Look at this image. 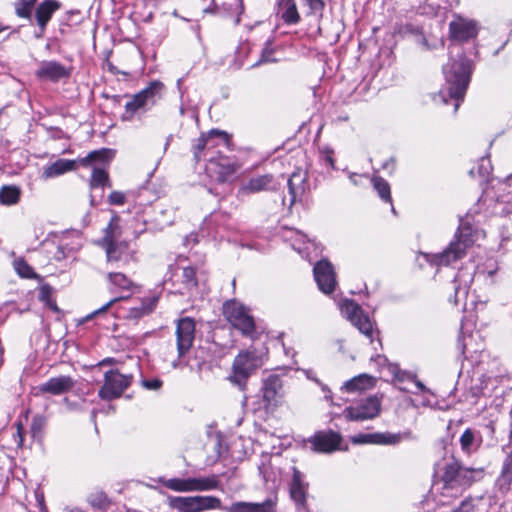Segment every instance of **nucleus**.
<instances>
[{
    "instance_id": "17",
    "label": "nucleus",
    "mask_w": 512,
    "mask_h": 512,
    "mask_svg": "<svg viewBox=\"0 0 512 512\" xmlns=\"http://www.w3.org/2000/svg\"><path fill=\"white\" fill-rule=\"evenodd\" d=\"M468 235V233L463 232L458 235L457 232L455 235L457 240L451 242L446 250L436 256V264L449 265L451 262L460 259L465 254L469 242H471Z\"/></svg>"
},
{
    "instance_id": "37",
    "label": "nucleus",
    "mask_w": 512,
    "mask_h": 512,
    "mask_svg": "<svg viewBox=\"0 0 512 512\" xmlns=\"http://www.w3.org/2000/svg\"><path fill=\"white\" fill-rule=\"evenodd\" d=\"M14 267L17 274L22 278L32 279L36 277L33 268L23 258L16 259Z\"/></svg>"
},
{
    "instance_id": "61",
    "label": "nucleus",
    "mask_w": 512,
    "mask_h": 512,
    "mask_svg": "<svg viewBox=\"0 0 512 512\" xmlns=\"http://www.w3.org/2000/svg\"><path fill=\"white\" fill-rule=\"evenodd\" d=\"M45 305H46L48 308H50L52 311H54V312H60L59 307L57 306V304H56L55 300H53V299H52V300H50V301H48V302H46V303H45Z\"/></svg>"
},
{
    "instance_id": "43",
    "label": "nucleus",
    "mask_w": 512,
    "mask_h": 512,
    "mask_svg": "<svg viewBox=\"0 0 512 512\" xmlns=\"http://www.w3.org/2000/svg\"><path fill=\"white\" fill-rule=\"evenodd\" d=\"M46 426V418L43 415L37 414L33 417L30 425V430L33 438L39 437Z\"/></svg>"
},
{
    "instance_id": "20",
    "label": "nucleus",
    "mask_w": 512,
    "mask_h": 512,
    "mask_svg": "<svg viewBox=\"0 0 512 512\" xmlns=\"http://www.w3.org/2000/svg\"><path fill=\"white\" fill-rule=\"evenodd\" d=\"M402 440L400 433L390 432L360 433L351 437L353 444H377V445H395Z\"/></svg>"
},
{
    "instance_id": "22",
    "label": "nucleus",
    "mask_w": 512,
    "mask_h": 512,
    "mask_svg": "<svg viewBox=\"0 0 512 512\" xmlns=\"http://www.w3.org/2000/svg\"><path fill=\"white\" fill-rule=\"evenodd\" d=\"M208 153H204V161L209 162L211 165H215L218 168L217 179L224 183L236 172L237 165L231 162L227 157L217 153L209 157Z\"/></svg>"
},
{
    "instance_id": "31",
    "label": "nucleus",
    "mask_w": 512,
    "mask_h": 512,
    "mask_svg": "<svg viewBox=\"0 0 512 512\" xmlns=\"http://www.w3.org/2000/svg\"><path fill=\"white\" fill-rule=\"evenodd\" d=\"M86 500L93 510L101 512H106L112 504L111 499L100 489L92 491Z\"/></svg>"
},
{
    "instance_id": "36",
    "label": "nucleus",
    "mask_w": 512,
    "mask_h": 512,
    "mask_svg": "<svg viewBox=\"0 0 512 512\" xmlns=\"http://www.w3.org/2000/svg\"><path fill=\"white\" fill-rule=\"evenodd\" d=\"M37 0H18L15 3V13L20 18L31 20L32 10Z\"/></svg>"
},
{
    "instance_id": "3",
    "label": "nucleus",
    "mask_w": 512,
    "mask_h": 512,
    "mask_svg": "<svg viewBox=\"0 0 512 512\" xmlns=\"http://www.w3.org/2000/svg\"><path fill=\"white\" fill-rule=\"evenodd\" d=\"M484 468L466 467L452 456L443 466L440 480L445 489H467L484 478Z\"/></svg>"
},
{
    "instance_id": "57",
    "label": "nucleus",
    "mask_w": 512,
    "mask_h": 512,
    "mask_svg": "<svg viewBox=\"0 0 512 512\" xmlns=\"http://www.w3.org/2000/svg\"><path fill=\"white\" fill-rule=\"evenodd\" d=\"M228 218V215L223 212H213L210 215V221H215L217 223H222Z\"/></svg>"
},
{
    "instance_id": "33",
    "label": "nucleus",
    "mask_w": 512,
    "mask_h": 512,
    "mask_svg": "<svg viewBox=\"0 0 512 512\" xmlns=\"http://www.w3.org/2000/svg\"><path fill=\"white\" fill-rule=\"evenodd\" d=\"M21 190L15 185H3L0 189V203L3 205H15L19 202Z\"/></svg>"
},
{
    "instance_id": "13",
    "label": "nucleus",
    "mask_w": 512,
    "mask_h": 512,
    "mask_svg": "<svg viewBox=\"0 0 512 512\" xmlns=\"http://www.w3.org/2000/svg\"><path fill=\"white\" fill-rule=\"evenodd\" d=\"M341 311L362 334L370 338L371 342H373L372 322L369 316L363 313L362 308L356 302L349 299L344 300L341 305Z\"/></svg>"
},
{
    "instance_id": "2",
    "label": "nucleus",
    "mask_w": 512,
    "mask_h": 512,
    "mask_svg": "<svg viewBox=\"0 0 512 512\" xmlns=\"http://www.w3.org/2000/svg\"><path fill=\"white\" fill-rule=\"evenodd\" d=\"M164 84L159 80H154L141 91L133 95H113L111 100L119 104L122 98H128L124 108L125 112L121 116L124 122L132 121L136 116L140 119L144 114L150 111L161 99Z\"/></svg>"
},
{
    "instance_id": "45",
    "label": "nucleus",
    "mask_w": 512,
    "mask_h": 512,
    "mask_svg": "<svg viewBox=\"0 0 512 512\" xmlns=\"http://www.w3.org/2000/svg\"><path fill=\"white\" fill-rule=\"evenodd\" d=\"M304 4L308 6V14H322L325 9L324 0H303Z\"/></svg>"
},
{
    "instance_id": "21",
    "label": "nucleus",
    "mask_w": 512,
    "mask_h": 512,
    "mask_svg": "<svg viewBox=\"0 0 512 512\" xmlns=\"http://www.w3.org/2000/svg\"><path fill=\"white\" fill-rule=\"evenodd\" d=\"M75 386V380L69 375H60L52 377L48 381L40 384L37 389L40 393L52 395H61L67 393Z\"/></svg>"
},
{
    "instance_id": "55",
    "label": "nucleus",
    "mask_w": 512,
    "mask_h": 512,
    "mask_svg": "<svg viewBox=\"0 0 512 512\" xmlns=\"http://www.w3.org/2000/svg\"><path fill=\"white\" fill-rule=\"evenodd\" d=\"M395 378L400 382H403L405 380L411 381L415 379V374L399 370L395 373Z\"/></svg>"
},
{
    "instance_id": "1",
    "label": "nucleus",
    "mask_w": 512,
    "mask_h": 512,
    "mask_svg": "<svg viewBox=\"0 0 512 512\" xmlns=\"http://www.w3.org/2000/svg\"><path fill=\"white\" fill-rule=\"evenodd\" d=\"M473 64L464 53H460L457 58L443 66L445 84L439 92V96L444 103L449 100L454 101V112H456L464 100L466 91L471 81Z\"/></svg>"
},
{
    "instance_id": "11",
    "label": "nucleus",
    "mask_w": 512,
    "mask_h": 512,
    "mask_svg": "<svg viewBox=\"0 0 512 512\" xmlns=\"http://www.w3.org/2000/svg\"><path fill=\"white\" fill-rule=\"evenodd\" d=\"M381 403L376 396H369L353 406L343 410V416L348 421H364L377 417L380 413Z\"/></svg>"
},
{
    "instance_id": "41",
    "label": "nucleus",
    "mask_w": 512,
    "mask_h": 512,
    "mask_svg": "<svg viewBox=\"0 0 512 512\" xmlns=\"http://www.w3.org/2000/svg\"><path fill=\"white\" fill-rule=\"evenodd\" d=\"M182 282L187 289L195 288L198 285L196 270L192 266L185 267L182 273Z\"/></svg>"
},
{
    "instance_id": "26",
    "label": "nucleus",
    "mask_w": 512,
    "mask_h": 512,
    "mask_svg": "<svg viewBox=\"0 0 512 512\" xmlns=\"http://www.w3.org/2000/svg\"><path fill=\"white\" fill-rule=\"evenodd\" d=\"M60 6L61 4L57 0H44L37 6L35 18L40 29H46L52 15L60 8Z\"/></svg>"
},
{
    "instance_id": "4",
    "label": "nucleus",
    "mask_w": 512,
    "mask_h": 512,
    "mask_svg": "<svg viewBox=\"0 0 512 512\" xmlns=\"http://www.w3.org/2000/svg\"><path fill=\"white\" fill-rule=\"evenodd\" d=\"M119 219V216L116 214L111 218L105 229L103 243L106 250L107 261L117 268H124L129 265L131 261H134V251L131 250L128 242L116 240V230L119 229Z\"/></svg>"
},
{
    "instance_id": "42",
    "label": "nucleus",
    "mask_w": 512,
    "mask_h": 512,
    "mask_svg": "<svg viewBox=\"0 0 512 512\" xmlns=\"http://www.w3.org/2000/svg\"><path fill=\"white\" fill-rule=\"evenodd\" d=\"M165 486L174 491L180 492H188L191 491V486L189 484V478L180 479V478H172L166 481Z\"/></svg>"
},
{
    "instance_id": "6",
    "label": "nucleus",
    "mask_w": 512,
    "mask_h": 512,
    "mask_svg": "<svg viewBox=\"0 0 512 512\" xmlns=\"http://www.w3.org/2000/svg\"><path fill=\"white\" fill-rule=\"evenodd\" d=\"M263 355L264 353L256 348L240 352L233 361V373L228 379L240 390L244 391L250 375L262 366Z\"/></svg>"
},
{
    "instance_id": "19",
    "label": "nucleus",
    "mask_w": 512,
    "mask_h": 512,
    "mask_svg": "<svg viewBox=\"0 0 512 512\" xmlns=\"http://www.w3.org/2000/svg\"><path fill=\"white\" fill-rule=\"evenodd\" d=\"M449 34L452 41L467 42L478 34L476 22L458 18L449 24Z\"/></svg>"
},
{
    "instance_id": "54",
    "label": "nucleus",
    "mask_w": 512,
    "mask_h": 512,
    "mask_svg": "<svg viewBox=\"0 0 512 512\" xmlns=\"http://www.w3.org/2000/svg\"><path fill=\"white\" fill-rule=\"evenodd\" d=\"M273 53V49L270 48V42H266V46L263 48L261 53V58L258 62H256L253 67L258 66L260 63L269 62L271 59L269 58V55Z\"/></svg>"
},
{
    "instance_id": "7",
    "label": "nucleus",
    "mask_w": 512,
    "mask_h": 512,
    "mask_svg": "<svg viewBox=\"0 0 512 512\" xmlns=\"http://www.w3.org/2000/svg\"><path fill=\"white\" fill-rule=\"evenodd\" d=\"M168 502L170 507L177 509L178 512H201L203 510L221 507V500L215 496H170Z\"/></svg>"
},
{
    "instance_id": "44",
    "label": "nucleus",
    "mask_w": 512,
    "mask_h": 512,
    "mask_svg": "<svg viewBox=\"0 0 512 512\" xmlns=\"http://www.w3.org/2000/svg\"><path fill=\"white\" fill-rule=\"evenodd\" d=\"M474 440H475L474 431L471 428H467L463 432V434L461 435L460 440H459L461 449L464 452L469 453L471 451V446L473 445Z\"/></svg>"
},
{
    "instance_id": "24",
    "label": "nucleus",
    "mask_w": 512,
    "mask_h": 512,
    "mask_svg": "<svg viewBox=\"0 0 512 512\" xmlns=\"http://www.w3.org/2000/svg\"><path fill=\"white\" fill-rule=\"evenodd\" d=\"M287 186L290 195V205H293L302 197L308 187L306 172L301 169L294 171L288 178Z\"/></svg>"
},
{
    "instance_id": "59",
    "label": "nucleus",
    "mask_w": 512,
    "mask_h": 512,
    "mask_svg": "<svg viewBox=\"0 0 512 512\" xmlns=\"http://www.w3.org/2000/svg\"><path fill=\"white\" fill-rule=\"evenodd\" d=\"M382 168L384 170H389L392 173L396 168V160L391 157L382 164Z\"/></svg>"
},
{
    "instance_id": "15",
    "label": "nucleus",
    "mask_w": 512,
    "mask_h": 512,
    "mask_svg": "<svg viewBox=\"0 0 512 512\" xmlns=\"http://www.w3.org/2000/svg\"><path fill=\"white\" fill-rule=\"evenodd\" d=\"M314 279L320 291L331 294L337 285L336 274L328 259L319 260L313 268Z\"/></svg>"
},
{
    "instance_id": "63",
    "label": "nucleus",
    "mask_w": 512,
    "mask_h": 512,
    "mask_svg": "<svg viewBox=\"0 0 512 512\" xmlns=\"http://www.w3.org/2000/svg\"><path fill=\"white\" fill-rule=\"evenodd\" d=\"M412 381L415 383V385H416V387L418 388L419 391L424 392V391L427 390V388L425 387V385L421 381L417 380L416 378L414 380H412Z\"/></svg>"
},
{
    "instance_id": "64",
    "label": "nucleus",
    "mask_w": 512,
    "mask_h": 512,
    "mask_svg": "<svg viewBox=\"0 0 512 512\" xmlns=\"http://www.w3.org/2000/svg\"><path fill=\"white\" fill-rule=\"evenodd\" d=\"M405 30L406 31H410L412 33H418L419 28L418 27H414L412 24H407V25H405Z\"/></svg>"
},
{
    "instance_id": "28",
    "label": "nucleus",
    "mask_w": 512,
    "mask_h": 512,
    "mask_svg": "<svg viewBox=\"0 0 512 512\" xmlns=\"http://www.w3.org/2000/svg\"><path fill=\"white\" fill-rule=\"evenodd\" d=\"M76 167V160L58 159L44 169L43 176L45 178H53L62 175L68 171L75 170Z\"/></svg>"
},
{
    "instance_id": "47",
    "label": "nucleus",
    "mask_w": 512,
    "mask_h": 512,
    "mask_svg": "<svg viewBox=\"0 0 512 512\" xmlns=\"http://www.w3.org/2000/svg\"><path fill=\"white\" fill-rule=\"evenodd\" d=\"M319 152L322 160L332 169H335L334 150L330 146H323L319 149Z\"/></svg>"
},
{
    "instance_id": "30",
    "label": "nucleus",
    "mask_w": 512,
    "mask_h": 512,
    "mask_svg": "<svg viewBox=\"0 0 512 512\" xmlns=\"http://www.w3.org/2000/svg\"><path fill=\"white\" fill-rule=\"evenodd\" d=\"M115 155V151L109 148H101L90 152L86 157L79 159L83 166H88L93 163L106 164L109 163Z\"/></svg>"
},
{
    "instance_id": "18",
    "label": "nucleus",
    "mask_w": 512,
    "mask_h": 512,
    "mask_svg": "<svg viewBox=\"0 0 512 512\" xmlns=\"http://www.w3.org/2000/svg\"><path fill=\"white\" fill-rule=\"evenodd\" d=\"M71 75V70L61 64L60 62L51 60H44L39 64L38 69L35 71V76L40 80H48L51 82H59L62 79H67Z\"/></svg>"
},
{
    "instance_id": "25",
    "label": "nucleus",
    "mask_w": 512,
    "mask_h": 512,
    "mask_svg": "<svg viewBox=\"0 0 512 512\" xmlns=\"http://www.w3.org/2000/svg\"><path fill=\"white\" fill-rule=\"evenodd\" d=\"M276 501L267 498L261 503L238 501L232 503L229 507H225L226 512H276Z\"/></svg>"
},
{
    "instance_id": "39",
    "label": "nucleus",
    "mask_w": 512,
    "mask_h": 512,
    "mask_svg": "<svg viewBox=\"0 0 512 512\" xmlns=\"http://www.w3.org/2000/svg\"><path fill=\"white\" fill-rule=\"evenodd\" d=\"M108 279L113 285L121 289H129L132 286V281L121 272L108 273Z\"/></svg>"
},
{
    "instance_id": "60",
    "label": "nucleus",
    "mask_w": 512,
    "mask_h": 512,
    "mask_svg": "<svg viewBox=\"0 0 512 512\" xmlns=\"http://www.w3.org/2000/svg\"><path fill=\"white\" fill-rule=\"evenodd\" d=\"M63 403L69 411L77 410L79 407L77 402L70 401V399L67 397L63 399Z\"/></svg>"
},
{
    "instance_id": "52",
    "label": "nucleus",
    "mask_w": 512,
    "mask_h": 512,
    "mask_svg": "<svg viewBox=\"0 0 512 512\" xmlns=\"http://www.w3.org/2000/svg\"><path fill=\"white\" fill-rule=\"evenodd\" d=\"M142 385L148 390H158L162 387L163 382L159 378L143 379Z\"/></svg>"
},
{
    "instance_id": "58",
    "label": "nucleus",
    "mask_w": 512,
    "mask_h": 512,
    "mask_svg": "<svg viewBox=\"0 0 512 512\" xmlns=\"http://www.w3.org/2000/svg\"><path fill=\"white\" fill-rule=\"evenodd\" d=\"M472 504L468 500H463L461 504L455 508L452 512H470Z\"/></svg>"
},
{
    "instance_id": "14",
    "label": "nucleus",
    "mask_w": 512,
    "mask_h": 512,
    "mask_svg": "<svg viewBox=\"0 0 512 512\" xmlns=\"http://www.w3.org/2000/svg\"><path fill=\"white\" fill-rule=\"evenodd\" d=\"M195 321L190 317H184L177 321L176 344L178 362H180L191 349L195 339Z\"/></svg>"
},
{
    "instance_id": "53",
    "label": "nucleus",
    "mask_w": 512,
    "mask_h": 512,
    "mask_svg": "<svg viewBox=\"0 0 512 512\" xmlns=\"http://www.w3.org/2000/svg\"><path fill=\"white\" fill-rule=\"evenodd\" d=\"M501 474L512 477V451L506 455L503 461Z\"/></svg>"
},
{
    "instance_id": "16",
    "label": "nucleus",
    "mask_w": 512,
    "mask_h": 512,
    "mask_svg": "<svg viewBox=\"0 0 512 512\" xmlns=\"http://www.w3.org/2000/svg\"><path fill=\"white\" fill-rule=\"evenodd\" d=\"M311 450L317 453H332L341 449L342 436L333 430L318 431L307 440Z\"/></svg>"
},
{
    "instance_id": "12",
    "label": "nucleus",
    "mask_w": 512,
    "mask_h": 512,
    "mask_svg": "<svg viewBox=\"0 0 512 512\" xmlns=\"http://www.w3.org/2000/svg\"><path fill=\"white\" fill-rule=\"evenodd\" d=\"M216 137L225 144H228L230 141L229 135L225 131L218 129H212L207 134H201V136L194 141L192 150L193 158L196 163L204 160V153H208L207 157L216 153L212 150L217 145L215 142Z\"/></svg>"
},
{
    "instance_id": "8",
    "label": "nucleus",
    "mask_w": 512,
    "mask_h": 512,
    "mask_svg": "<svg viewBox=\"0 0 512 512\" xmlns=\"http://www.w3.org/2000/svg\"><path fill=\"white\" fill-rule=\"evenodd\" d=\"M131 380V375H123L118 370H109L104 374V384L98 395L106 401L117 399L130 386Z\"/></svg>"
},
{
    "instance_id": "50",
    "label": "nucleus",
    "mask_w": 512,
    "mask_h": 512,
    "mask_svg": "<svg viewBox=\"0 0 512 512\" xmlns=\"http://www.w3.org/2000/svg\"><path fill=\"white\" fill-rule=\"evenodd\" d=\"M126 201V195L120 191H112L108 196V202L111 205H123Z\"/></svg>"
},
{
    "instance_id": "48",
    "label": "nucleus",
    "mask_w": 512,
    "mask_h": 512,
    "mask_svg": "<svg viewBox=\"0 0 512 512\" xmlns=\"http://www.w3.org/2000/svg\"><path fill=\"white\" fill-rule=\"evenodd\" d=\"M121 298H114V299H111L110 301H108L106 304H104L102 307H100L99 309L93 311L92 313H90L89 315H87L86 317H84L81 321H80V324L82 323H85L87 322L88 320L94 318L95 316L101 314V313H104L106 312L114 303H116L117 301H119Z\"/></svg>"
},
{
    "instance_id": "9",
    "label": "nucleus",
    "mask_w": 512,
    "mask_h": 512,
    "mask_svg": "<svg viewBox=\"0 0 512 512\" xmlns=\"http://www.w3.org/2000/svg\"><path fill=\"white\" fill-rule=\"evenodd\" d=\"M292 477L288 483L289 495L295 505L296 512H310L307 497L309 483L306 476L297 467L292 468Z\"/></svg>"
},
{
    "instance_id": "27",
    "label": "nucleus",
    "mask_w": 512,
    "mask_h": 512,
    "mask_svg": "<svg viewBox=\"0 0 512 512\" xmlns=\"http://www.w3.org/2000/svg\"><path fill=\"white\" fill-rule=\"evenodd\" d=\"M156 303V297L142 299L138 305L127 310L125 318L129 320H138L143 316L152 313L156 307Z\"/></svg>"
},
{
    "instance_id": "40",
    "label": "nucleus",
    "mask_w": 512,
    "mask_h": 512,
    "mask_svg": "<svg viewBox=\"0 0 512 512\" xmlns=\"http://www.w3.org/2000/svg\"><path fill=\"white\" fill-rule=\"evenodd\" d=\"M492 171V164L488 157H481L477 165V174L486 183L490 181V174Z\"/></svg>"
},
{
    "instance_id": "49",
    "label": "nucleus",
    "mask_w": 512,
    "mask_h": 512,
    "mask_svg": "<svg viewBox=\"0 0 512 512\" xmlns=\"http://www.w3.org/2000/svg\"><path fill=\"white\" fill-rule=\"evenodd\" d=\"M345 388L349 392L361 390L364 388V380L362 376L353 378L345 383Z\"/></svg>"
},
{
    "instance_id": "56",
    "label": "nucleus",
    "mask_w": 512,
    "mask_h": 512,
    "mask_svg": "<svg viewBox=\"0 0 512 512\" xmlns=\"http://www.w3.org/2000/svg\"><path fill=\"white\" fill-rule=\"evenodd\" d=\"M456 279L454 280V291H455V295H454V303L457 304L458 301H459V295L462 293L464 296H466L467 294V289L466 287H460L458 285H456Z\"/></svg>"
},
{
    "instance_id": "51",
    "label": "nucleus",
    "mask_w": 512,
    "mask_h": 512,
    "mask_svg": "<svg viewBox=\"0 0 512 512\" xmlns=\"http://www.w3.org/2000/svg\"><path fill=\"white\" fill-rule=\"evenodd\" d=\"M53 288L49 284H44L39 289L38 298L40 301L46 303L52 300Z\"/></svg>"
},
{
    "instance_id": "62",
    "label": "nucleus",
    "mask_w": 512,
    "mask_h": 512,
    "mask_svg": "<svg viewBox=\"0 0 512 512\" xmlns=\"http://www.w3.org/2000/svg\"><path fill=\"white\" fill-rule=\"evenodd\" d=\"M259 470H260V473L263 476L264 481L268 482L270 480V478H271V475L268 473L267 469L260 467Z\"/></svg>"
},
{
    "instance_id": "29",
    "label": "nucleus",
    "mask_w": 512,
    "mask_h": 512,
    "mask_svg": "<svg viewBox=\"0 0 512 512\" xmlns=\"http://www.w3.org/2000/svg\"><path fill=\"white\" fill-rule=\"evenodd\" d=\"M276 5L279 8H285L281 14V18L285 24L296 25L300 22L301 18L295 0H276Z\"/></svg>"
},
{
    "instance_id": "10",
    "label": "nucleus",
    "mask_w": 512,
    "mask_h": 512,
    "mask_svg": "<svg viewBox=\"0 0 512 512\" xmlns=\"http://www.w3.org/2000/svg\"><path fill=\"white\" fill-rule=\"evenodd\" d=\"M224 315L234 328L244 335H250L255 330V322L243 305L235 301H228L223 307Z\"/></svg>"
},
{
    "instance_id": "32",
    "label": "nucleus",
    "mask_w": 512,
    "mask_h": 512,
    "mask_svg": "<svg viewBox=\"0 0 512 512\" xmlns=\"http://www.w3.org/2000/svg\"><path fill=\"white\" fill-rule=\"evenodd\" d=\"M106 186L111 187V182L107 171L104 168L94 167L90 179L91 190L95 191L97 189H101L99 197L102 198L103 188Z\"/></svg>"
},
{
    "instance_id": "38",
    "label": "nucleus",
    "mask_w": 512,
    "mask_h": 512,
    "mask_svg": "<svg viewBox=\"0 0 512 512\" xmlns=\"http://www.w3.org/2000/svg\"><path fill=\"white\" fill-rule=\"evenodd\" d=\"M492 211L495 215L508 216L512 213V202L505 197L497 198L492 206Z\"/></svg>"
},
{
    "instance_id": "23",
    "label": "nucleus",
    "mask_w": 512,
    "mask_h": 512,
    "mask_svg": "<svg viewBox=\"0 0 512 512\" xmlns=\"http://www.w3.org/2000/svg\"><path fill=\"white\" fill-rule=\"evenodd\" d=\"M275 189L274 177L271 174L259 175L250 178L239 189V194L249 195L261 191H268Z\"/></svg>"
},
{
    "instance_id": "34",
    "label": "nucleus",
    "mask_w": 512,
    "mask_h": 512,
    "mask_svg": "<svg viewBox=\"0 0 512 512\" xmlns=\"http://www.w3.org/2000/svg\"><path fill=\"white\" fill-rule=\"evenodd\" d=\"M189 484L191 491H208L217 489L219 481L216 476L213 475L210 477L189 478Z\"/></svg>"
},
{
    "instance_id": "35",
    "label": "nucleus",
    "mask_w": 512,
    "mask_h": 512,
    "mask_svg": "<svg viewBox=\"0 0 512 512\" xmlns=\"http://www.w3.org/2000/svg\"><path fill=\"white\" fill-rule=\"evenodd\" d=\"M374 189L377 191L379 197L388 203H392L391 191L389 183L382 177L375 176L372 178Z\"/></svg>"
},
{
    "instance_id": "5",
    "label": "nucleus",
    "mask_w": 512,
    "mask_h": 512,
    "mask_svg": "<svg viewBox=\"0 0 512 512\" xmlns=\"http://www.w3.org/2000/svg\"><path fill=\"white\" fill-rule=\"evenodd\" d=\"M257 401L253 402L255 411H264L266 414L273 413L281 404L284 398L283 380L277 374H270L262 379Z\"/></svg>"
},
{
    "instance_id": "46",
    "label": "nucleus",
    "mask_w": 512,
    "mask_h": 512,
    "mask_svg": "<svg viewBox=\"0 0 512 512\" xmlns=\"http://www.w3.org/2000/svg\"><path fill=\"white\" fill-rule=\"evenodd\" d=\"M512 483V477L501 474L497 477L495 481V487L501 492L506 493L510 489V485Z\"/></svg>"
}]
</instances>
